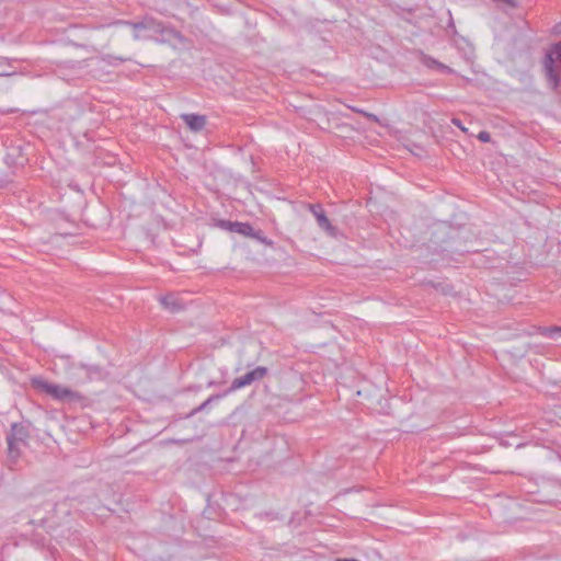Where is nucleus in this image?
Masks as SVG:
<instances>
[{"instance_id":"9d476101","label":"nucleus","mask_w":561,"mask_h":561,"mask_svg":"<svg viewBox=\"0 0 561 561\" xmlns=\"http://www.w3.org/2000/svg\"><path fill=\"white\" fill-rule=\"evenodd\" d=\"M81 368H85V365L84 364L71 365L70 368H69L70 379L76 385L87 383V376L81 370Z\"/></svg>"},{"instance_id":"aec40b11","label":"nucleus","mask_w":561,"mask_h":561,"mask_svg":"<svg viewBox=\"0 0 561 561\" xmlns=\"http://www.w3.org/2000/svg\"><path fill=\"white\" fill-rule=\"evenodd\" d=\"M557 57L561 60V42L556 46Z\"/></svg>"},{"instance_id":"393cba45","label":"nucleus","mask_w":561,"mask_h":561,"mask_svg":"<svg viewBox=\"0 0 561 561\" xmlns=\"http://www.w3.org/2000/svg\"><path fill=\"white\" fill-rule=\"evenodd\" d=\"M5 163L11 164V161H9V158H7ZM12 163L18 164L19 162L12 161Z\"/></svg>"},{"instance_id":"f8f14e48","label":"nucleus","mask_w":561,"mask_h":561,"mask_svg":"<svg viewBox=\"0 0 561 561\" xmlns=\"http://www.w3.org/2000/svg\"><path fill=\"white\" fill-rule=\"evenodd\" d=\"M228 393H226V391L222 393V394H213L210 396L206 401H204L201 405H198L197 408L193 409L187 415L186 417H191L193 415H195L196 413L201 412V411H204L211 402L214 401H217L221 398H224L225 396H227Z\"/></svg>"},{"instance_id":"2eb2a0df","label":"nucleus","mask_w":561,"mask_h":561,"mask_svg":"<svg viewBox=\"0 0 561 561\" xmlns=\"http://www.w3.org/2000/svg\"><path fill=\"white\" fill-rule=\"evenodd\" d=\"M250 237H251V238H253V239L259 240L260 242H262V243H264V244H266V245H272V243H273V242H272L271 240H268L265 236H263V233H262V231H261V230L255 231V230L253 229V233H252Z\"/></svg>"},{"instance_id":"b1692460","label":"nucleus","mask_w":561,"mask_h":561,"mask_svg":"<svg viewBox=\"0 0 561 561\" xmlns=\"http://www.w3.org/2000/svg\"><path fill=\"white\" fill-rule=\"evenodd\" d=\"M1 76L7 77V76H11V73L2 70Z\"/></svg>"},{"instance_id":"20e7f679","label":"nucleus","mask_w":561,"mask_h":561,"mask_svg":"<svg viewBox=\"0 0 561 561\" xmlns=\"http://www.w3.org/2000/svg\"><path fill=\"white\" fill-rule=\"evenodd\" d=\"M267 368L263 366H257L251 371H248L241 377H238L232 380L230 387L226 390V393H231L240 388L250 386L255 381L262 380L267 375Z\"/></svg>"},{"instance_id":"7ed1b4c3","label":"nucleus","mask_w":561,"mask_h":561,"mask_svg":"<svg viewBox=\"0 0 561 561\" xmlns=\"http://www.w3.org/2000/svg\"><path fill=\"white\" fill-rule=\"evenodd\" d=\"M31 385L38 392L45 393L53 399L64 403L80 402L83 399L80 392L75 391L68 387L49 382L42 377L32 378Z\"/></svg>"},{"instance_id":"1a4fd4ad","label":"nucleus","mask_w":561,"mask_h":561,"mask_svg":"<svg viewBox=\"0 0 561 561\" xmlns=\"http://www.w3.org/2000/svg\"><path fill=\"white\" fill-rule=\"evenodd\" d=\"M161 305L171 312H178L183 309L182 302L174 295H167L160 298Z\"/></svg>"},{"instance_id":"6ab92c4d","label":"nucleus","mask_w":561,"mask_h":561,"mask_svg":"<svg viewBox=\"0 0 561 561\" xmlns=\"http://www.w3.org/2000/svg\"><path fill=\"white\" fill-rule=\"evenodd\" d=\"M354 111H355V112H357V113L364 114V115H365V116H367L368 118H371V119H374V121H377V117H376L374 114H368V113H365V112H364V111H362V110H356V108H354Z\"/></svg>"},{"instance_id":"412c9836","label":"nucleus","mask_w":561,"mask_h":561,"mask_svg":"<svg viewBox=\"0 0 561 561\" xmlns=\"http://www.w3.org/2000/svg\"><path fill=\"white\" fill-rule=\"evenodd\" d=\"M453 123H454L456 126L460 127L462 130H466V129H465V127H462V126H461V123H460V121H459V119L454 118V119H453Z\"/></svg>"},{"instance_id":"f257e3e1","label":"nucleus","mask_w":561,"mask_h":561,"mask_svg":"<svg viewBox=\"0 0 561 561\" xmlns=\"http://www.w3.org/2000/svg\"><path fill=\"white\" fill-rule=\"evenodd\" d=\"M117 24H126L133 27L134 38L136 41L154 39L159 42L170 41L172 38H181V34L165 26L162 22L154 20L153 18H144L139 22H117Z\"/></svg>"},{"instance_id":"ddd939ff","label":"nucleus","mask_w":561,"mask_h":561,"mask_svg":"<svg viewBox=\"0 0 561 561\" xmlns=\"http://www.w3.org/2000/svg\"><path fill=\"white\" fill-rule=\"evenodd\" d=\"M233 232H237L245 237H250L253 233V227L248 222L236 221Z\"/></svg>"},{"instance_id":"dca6fc26","label":"nucleus","mask_w":561,"mask_h":561,"mask_svg":"<svg viewBox=\"0 0 561 561\" xmlns=\"http://www.w3.org/2000/svg\"><path fill=\"white\" fill-rule=\"evenodd\" d=\"M102 60L107 61L110 65L115 66V65H117V64H119V62L125 61V60H126V58H122V57H114V56H112V55H106V56L102 57Z\"/></svg>"},{"instance_id":"4468645a","label":"nucleus","mask_w":561,"mask_h":561,"mask_svg":"<svg viewBox=\"0 0 561 561\" xmlns=\"http://www.w3.org/2000/svg\"><path fill=\"white\" fill-rule=\"evenodd\" d=\"M540 333L547 337L554 339L556 336H561V327L541 328Z\"/></svg>"},{"instance_id":"f3484780","label":"nucleus","mask_w":561,"mask_h":561,"mask_svg":"<svg viewBox=\"0 0 561 561\" xmlns=\"http://www.w3.org/2000/svg\"><path fill=\"white\" fill-rule=\"evenodd\" d=\"M218 226L225 230L233 232L236 221H229V220H220L218 222Z\"/></svg>"},{"instance_id":"9b49d317","label":"nucleus","mask_w":561,"mask_h":561,"mask_svg":"<svg viewBox=\"0 0 561 561\" xmlns=\"http://www.w3.org/2000/svg\"><path fill=\"white\" fill-rule=\"evenodd\" d=\"M421 60L423 65H425L428 68H436L448 73L453 72V70L448 66L437 61L436 59L430 56L423 55Z\"/></svg>"},{"instance_id":"5701e85b","label":"nucleus","mask_w":561,"mask_h":561,"mask_svg":"<svg viewBox=\"0 0 561 561\" xmlns=\"http://www.w3.org/2000/svg\"><path fill=\"white\" fill-rule=\"evenodd\" d=\"M336 561H357L356 559H336Z\"/></svg>"},{"instance_id":"4be33fe9","label":"nucleus","mask_w":561,"mask_h":561,"mask_svg":"<svg viewBox=\"0 0 561 561\" xmlns=\"http://www.w3.org/2000/svg\"><path fill=\"white\" fill-rule=\"evenodd\" d=\"M447 288H448V285H445V286H442V285H440V289H442V291H443L444 294H448V293L450 291V290H447Z\"/></svg>"},{"instance_id":"6e6552de","label":"nucleus","mask_w":561,"mask_h":561,"mask_svg":"<svg viewBox=\"0 0 561 561\" xmlns=\"http://www.w3.org/2000/svg\"><path fill=\"white\" fill-rule=\"evenodd\" d=\"M81 370L87 376V382L102 380L106 377L104 369L96 365H85V368H81Z\"/></svg>"},{"instance_id":"0eeeda50","label":"nucleus","mask_w":561,"mask_h":561,"mask_svg":"<svg viewBox=\"0 0 561 561\" xmlns=\"http://www.w3.org/2000/svg\"><path fill=\"white\" fill-rule=\"evenodd\" d=\"M553 64H554V60L552 58V55L547 54L546 59H545L546 76L548 77L549 81L551 82L552 88L556 89L559 85L560 79L553 68Z\"/></svg>"},{"instance_id":"a211bd4d","label":"nucleus","mask_w":561,"mask_h":561,"mask_svg":"<svg viewBox=\"0 0 561 561\" xmlns=\"http://www.w3.org/2000/svg\"><path fill=\"white\" fill-rule=\"evenodd\" d=\"M478 139L482 142H489L491 140L490 133L482 130L478 134Z\"/></svg>"},{"instance_id":"39448f33","label":"nucleus","mask_w":561,"mask_h":561,"mask_svg":"<svg viewBox=\"0 0 561 561\" xmlns=\"http://www.w3.org/2000/svg\"><path fill=\"white\" fill-rule=\"evenodd\" d=\"M307 208L311 211V214L314 216L318 226L325 231V233L330 237H337L339 230L335 226L331 224L329 218L325 215V211L323 207L320 204H308Z\"/></svg>"},{"instance_id":"423d86ee","label":"nucleus","mask_w":561,"mask_h":561,"mask_svg":"<svg viewBox=\"0 0 561 561\" xmlns=\"http://www.w3.org/2000/svg\"><path fill=\"white\" fill-rule=\"evenodd\" d=\"M181 118L193 131H201L206 125V117L198 114H182Z\"/></svg>"},{"instance_id":"f03ea898","label":"nucleus","mask_w":561,"mask_h":561,"mask_svg":"<svg viewBox=\"0 0 561 561\" xmlns=\"http://www.w3.org/2000/svg\"><path fill=\"white\" fill-rule=\"evenodd\" d=\"M27 427L22 423H13L7 436L8 455L5 466L10 470H18L23 463L22 454L27 446Z\"/></svg>"}]
</instances>
